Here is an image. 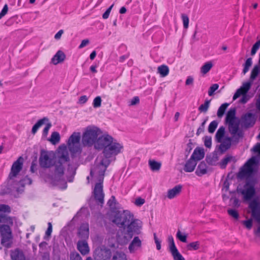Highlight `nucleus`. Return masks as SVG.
<instances>
[{
  "label": "nucleus",
  "mask_w": 260,
  "mask_h": 260,
  "mask_svg": "<svg viewBox=\"0 0 260 260\" xmlns=\"http://www.w3.org/2000/svg\"><path fill=\"white\" fill-rule=\"evenodd\" d=\"M182 20L183 21V26L185 28H187L189 25V18L185 14H182L181 16Z\"/></svg>",
  "instance_id": "37998d69"
},
{
  "label": "nucleus",
  "mask_w": 260,
  "mask_h": 260,
  "mask_svg": "<svg viewBox=\"0 0 260 260\" xmlns=\"http://www.w3.org/2000/svg\"><path fill=\"white\" fill-rule=\"evenodd\" d=\"M44 124H46V125L43 129V135L44 136H46L48 133L49 129L50 128V127L51 126V124L50 122H49V120H48V122H47Z\"/></svg>",
  "instance_id": "a18cd8bd"
},
{
  "label": "nucleus",
  "mask_w": 260,
  "mask_h": 260,
  "mask_svg": "<svg viewBox=\"0 0 260 260\" xmlns=\"http://www.w3.org/2000/svg\"><path fill=\"white\" fill-rule=\"evenodd\" d=\"M145 203V200L141 198H138L136 199L135 204L137 206H141Z\"/></svg>",
  "instance_id": "603ef678"
},
{
  "label": "nucleus",
  "mask_w": 260,
  "mask_h": 260,
  "mask_svg": "<svg viewBox=\"0 0 260 260\" xmlns=\"http://www.w3.org/2000/svg\"><path fill=\"white\" fill-rule=\"evenodd\" d=\"M210 101H206L203 104H202L199 108V110L200 111L202 112H206L209 107Z\"/></svg>",
  "instance_id": "58836bf2"
},
{
  "label": "nucleus",
  "mask_w": 260,
  "mask_h": 260,
  "mask_svg": "<svg viewBox=\"0 0 260 260\" xmlns=\"http://www.w3.org/2000/svg\"><path fill=\"white\" fill-rule=\"evenodd\" d=\"M252 217L256 221L258 226L255 234L260 235V203L256 200L251 201L249 205Z\"/></svg>",
  "instance_id": "1a4fd4ad"
},
{
  "label": "nucleus",
  "mask_w": 260,
  "mask_h": 260,
  "mask_svg": "<svg viewBox=\"0 0 260 260\" xmlns=\"http://www.w3.org/2000/svg\"><path fill=\"white\" fill-rule=\"evenodd\" d=\"M173 258V260H185L178 249L170 252Z\"/></svg>",
  "instance_id": "c9c22d12"
},
{
  "label": "nucleus",
  "mask_w": 260,
  "mask_h": 260,
  "mask_svg": "<svg viewBox=\"0 0 260 260\" xmlns=\"http://www.w3.org/2000/svg\"><path fill=\"white\" fill-rule=\"evenodd\" d=\"M60 139V135L58 132H54L51 134L49 141L53 145L58 143Z\"/></svg>",
  "instance_id": "7c9ffc66"
},
{
  "label": "nucleus",
  "mask_w": 260,
  "mask_h": 260,
  "mask_svg": "<svg viewBox=\"0 0 260 260\" xmlns=\"http://www.w3.org/2000/svg\"><path fill=\"white\" fill-rule=\"evenodd\" d=\"M213 66L211 61L205 62L201 68L200 72L203 75H206L208 73Z\"/></svg>",
  "instance_id": "393cba45"
},
{
  "label": "nucleus",
  "mask_w": 260,
  "mask_h": 260,
  "mask_svg": "<svg viewBox=\"0 0 260 260\" xmlns=\"http://www.w3.org/2000/svg\"><path fill=\"white\" fill-rule=\"evenodd\" d=\"M243 223L248 229L250 230L251 229L252 226V219H250L247 220H244L243 221Z\"/></svg>",
  "instance_id": "8fccbe9b"
},
{
  "label": "nucleus",
  "mask_w": 260,
  "mask_h": 260,
  "mask_svg": "<svg viewBox=\"0 0 260 260\" xmlns=\"http://www.w3.org/2000/svg\"><path fill=\"white\" fill-rule=\"evenodd\" d=\"M168 242L169 243V249L170 252L178 249L175 244L174 238L172 236H168Z\"/></svg>",
  "instance_id": "473e14b6"
},
{
  "label": "nucleus",
  "mask_w": 260,
  "mask_h": 260,
  "mask_svg": "<svg viewBox=\"0 0 260 260\" xmlns=\"http://www.w3.org/2000/svg\"><path fill=\"white\" fill-rule=\"evenodd\" d=\"M229 106V104L224 103V104H222L219 107V108L218 109L217 113V115L218 117L220 118L223 115L225 110L226 109V108H228V107Z\"/></svg>",
  "instance_id": "72a5a7b5"
},
{
  "label": "nucleus",
  "mask_w": 260,
  "mask_h": 260,
  "mask_svg": "<svg viewBox=\"0 0 260 260\" xmlns=\"http://www.w3.org/2000/svg\"><path fill=\"white\" fill-rule=\"evenodd\" d=\"M257 164L256 158L252 157L242 167L238 173L237 177L240 179H250L253 175Z\"/></svg>",
  "instance_id": "39448f33"
},
{
  "label": "nucleus",
  "mask_w": 260,
  "mask_h": 260,
  "mask_svg": "<svg viewBox=\"0 0 260 260\" xmlns=\"http://www.w3.org/2000/svg\"><path fill=\"white\" fill-rule=\"evenodd\" d=\"M260 47V40L257 41L252 46L251 51V54L254 55Z\"/></svg>",
  "instance_id": "79ce46f5"
},
{
  "label": "nucleus",
  "mask_w": 260,
  "mask_h": 260,
  "mask_svg": "<svg viewBox=\"0 0 260 260\" xmlns=\"http://www.w3.org/2000/svg\"><path fill=\"white\" fill-rule=\"evenodd\" d=\"M251 86V82H246L242 84V85L237 90L234 94L233 100H236L237 99L242 96L240 100V103L245 104L247 103L250 99L249 96L247 94Z\"/></svg>",
  "instance_id": "6e6552de"
},
{
  "label": "nucleus",
  "mask_w": 260,
  "mask_h": 260,
  "mask_svg": "<svg viewBox=\"0 0 260 260\" xmlns=\"http://www.w3.org/2000/svg\"><path fill=\"white\" fill-rule=\"evenodd\" d=\"M154 240L156 244V249L158 250H160L161 249V241L157 237L155 233L154 234Z\"/></svg>",
  "instance_id": "09e8293b"
},
{
  "label": "nucleus",
  "mask_w": 260,
  "mask_h": 260,
  "mask_svg": "<svg viewBox=\"0 0 260 260\" xmlns=\"http://www.w3.org/2000/svg\"><path fill=\"white\" fill-rule=\"evenodd\" d=\"M23 164V158L20 156L15 161H14L12 166L11 172L9 175V181L10 183L13 182L15 178L17 177L19 172L22 168Z\"/></svg>",
  "instance_id": "9b49d317"
},
{
  "label": "nucleus",
  "mask_w": 260,
  "mask_h": 260,
  "mask_svg": "<svg viewBox=\"0 0 260 260\" xmlns=\"http://www.w3.org/2000/svg\"><path fill=\"white\" fill-rule=\"evenodd\" d=\"M80 133L74 132L68 140L67 146L73 155L76 153L80 152L81 151V146L80 143Z\"/></svg>",
  "instance_id": "423d86ee"
},
{
  "label": "nucleus",
  "mask_w": 260,
  "mask_h": 260,
  "mask_svg": "<svg viewBox=\"0 0 260 260\" xmlns=\"http://www.w3.org/2000/svg\"><path fill=\"white\" fill-rule=\"evenodd\" d=\"M148 165L150 169L152 171H158L161 167V163L159 161H155L153 159H149L148 161Z\"/></svg>",
  "instance_id": "cd10ccee"
},
{
  "label": "nucleus",
  "mask_w": 260,
  "mask_h": 260,
  "mask_svg": "<svg viewBox=\"0 0 260 260\" xmlns=\"http://www.w3.org/2000/svg\"><path fill=\"white\" fill-rule=\"evenodd\" d=\"M113 222L119 226H124L129 235H140L143 227L142 221L135 218L132 213L128 210L119 211L116 214Z\"/></svg>",
  "instance_id": "7ed1b4c3"
},
{
  "label": "nucleus",
  "mask_w": 260,
  "mask_h": 260,
  "mask_svg": "<svg viewBox=\"0 0 260 260\" xmlns=\"http://www.w3.org/2000/svg\"><path fill=\"white\" fill-rule=\"evenodd\" d=\"M245 200L251 199L255 194L254 183L248 181L245 185L244 188L240 191Z\"/></svg>",
  "instance_id": "f8f14e48"
},
{
  "label": "nucleus",
  "mask_w": 260,
  "mask_h": 260,
  "mask_svg": "<svg viewBox=\"0 0 260 260\" xmlns=\"http://www.w3.org/2000/svg\"><path fill=\"white\" fill-rule=\"evenodd\" d=\"M242 119L244 124L247 126L252 125L255 122L254 116L250 113L245 114Z\"/></svg>",
  "instance_id": "412c9836"
},
{
  "label": "nucleus",
  "mask_w": 260,
  "mask_h": 260,
  "mask_svg": "<svg viewBox=\"0 0 260 260\" xmlns=\"http://www.w3.org/2000/svg\"><path fill=\"white\" fill-rule=\"evenodd\" d=\"M66 58L64 53L60 50L58 51L51 59L53 64L56 65L62 62Z\"/></svg>",
  "instance_id": "6ab92c4d"
},
{
  "label": "nucleus",
  "mask_w": 260,
  "mask_h": 260,
  "mask_svg": "<svg viewBox=\"0 0 260 260\" xmlns=\"http://www.w3.org/2000/svg\"><path fill=\"white\" fill-rule=\"evenodd\" d=\"M89 40L87 39H85L82 41L80 45L79 46V48L80 49L83 48L86 45H87L89 44Z\"/></svg>",
  "instance_id": "13d9d810"
},
{
  "label": "nucleus",
  "mask_w": 260,
  "mask_h": 260,
  "mask_svg": "<svg viewBox=\"0 0 260 260\" xmlns=\"http://www.w3.org/2000/svg\"><path fill=\"white\" fill-rule=\"evenodd\" d=\"M256 106L257 109L260 111V94L259 95V98L256 101Z\"/></svg>",
  "instance_id": "774afa93"
},
{
  "label": "nucleus",
  "mask_w": 260,
  "mask_h": 260,
  "mask_svg": "<svg viewBox=\"0 0 260 260\" xmlns=\"http://www.w3.org/2000/svg\"><path fill=\"white\" fill-rule=\"evenodd\" d=\"M252 59L251 58H248L246 59L244 66L250 68V66L252 65Z\"/></svg>",
  "instance_id": "e2e57ef3"
},
{
  "label": "nucleus",
  "mask_w": 260,
  "mask_h": 260,
  "mask_svg": "<svg viewBox=\"0 0 260 260\" xmlns=\"http://www.w3.org/2000/svg\"><path fill=\"white\" fill-rule=\"evenodd\" d=\"M8 7L7 5H5L0 13V19L3 17L8 12Z\"/></svg>",
  "instance_id": "5fc2aeb1"
},
{
  "label": "nucleus",
  "mask_w": 260,
  "mask_h": 260,
  "mask_svg": "<svg viewBox=\"0 0 260 260\" xmlns=\"http://www.w3.org/2000/svg\"><path fill=\"white\" fill-rule=\"evenodd\" d=\"M10 256L12 260H25V256L23 251L18 248L12 250Z\"/></svg>",
  "instance_id": "a211bd4d"
},
{
  "label": "nucleus",
  "mask_w": 260,
  "mask_h": 260,
  "mask_svg": "<svg viewBox=\"0 0 260 260\" xmlns=\"http://www.w3.org/2000/svg\"><path fill=\"white\" fill-rule=\"evenodd\" d=\"M187 235L182 232L180 230H178L176 233V238L181 242L185 243L187 242Z\"/></svg>",
  "instance_id": "f704fd0d"
},
{
  "label": "nucleus",
  "mask_w": 260,
  "mask_h": 260,
  "mask_svg": "<svg viewBox=\"0 0 260 260\" xmlns=\"http://www.w3.org/2000/svg\"><path fill=\"white\" fill-rule=\"evenodd\" d=\"M88 100V98L86 95H82L80 97L79 99V104H84Z\"/></svg>",
  "instance_id": "4d7b16f0"
},
{
  "label": "nucleus",
  "mask_w": 260,
  "mask_h": 260,
  "mask_svg": "<svg viewBox=\"0 0 260 260\" xmlns=\"http://www.w3.org/2000/svg\"><path fill=\"white\" fill-rule=\"evenodd\" d=\"M224 137V128L220 127L216 132V139L218 142H222V140L225 138Z\"/></svg>",
  "instance_id": "2f4dec72"
},
{
  "label": "nucleus",
  "mask_w": 260,
  "mask_h": 260,
  "mask_svg": "<svg viewBox=\"0 0 260 260\" xmlns=\"http://www.w3.org/2000/svg\"><path fill=\"white\" fill-rule=\"evenodd\" d=\"M81 142L84 146H93L96 150H103V154L98 155L91 168L90 176L87 177L88 181L90 177L99 181L94 186L93 193L95 199L102 204L104 202L102 183L105 172L111 162L115 160V156L123 151V145L108 133H103L99 127L93 125L84 128Z\"/></svg>",
  "instance_id": "f257e3e1"
},
{
  "label": "nucleus",
  "mask_w": 260,
  "mask_h": 260,
  "mask_svg": "<svg viewBox=\"0 0 260 260\" xmlns=\"http://www.w3.org/2000/svg\"><path fill=\"white\" fill-rule=\"evenodd\" d=\"M23 181L25 182V183H24L25 184H30L31 183V180L29 178H27V177L25 178L23 181H20L19 182L20 184L21 185L23 184Z\"/></svg>",
  "instance_id": "338daca9"
},
{
  "label": "nucleus",
  "mask_w": 260,
  "mask_h": 260,
  "mask_svg": "<svg viewBox=\"0 0 260 260\" xmlns=\"http://www.w3.org/2000/svg\"><path fill=\"white\" fill-rule=\"evenodd\" d=\"M116 203V200L114 196H112L108 202V205L111 207L113 208L115 206Z\"/></svg>",
  "instance_id": "864d4df0"
},
{
  "label": "nucleus",
  "mask_w": 260,
  "mask_h": 260,
  "mask_svg": "<svg viewBox=\"0 0 260 260\" xmlns=\"http://www.w3.org/2000/svg\"><path fill=\"white\" fill-rule=\"evenodd\" d=\"M260 72V66L256 65L255 66L252 70L251 71L250 79L251 83H252V81L256 78V77L258 76V74Z\"/></svg>",
  "instance_id": "c756f323"
},
{
  "label": "nucleus",
  "mask_w": 260,
  "mask_h": 260,
  "mask_svg": "<svg viewBox=\"0 0 260 260\" xmlns=\"http://www.w3.org/2000/svg\"><path fill=\"white\" fill-rule=\"evenodd\" d=\"M139 102V99L138 96H135L133 98L131 101V105H134Z\"/></svg>",
  "instance_id": "052dcab7"
},
{
  "label": "nucleus",
  "mask_w": 260,
  "mask_h": 260,
  "mask_svg": "<svg viewBox=\"0 0 260 260\" xmlns=\"http://www.w3.org/2000/svg\"><path fill=\"white\" fill-rule=\"evenodd\" d=\"M48 229L46 232V235L48 236H50L52 231V226L50 222L48 223Z\"/></svg>",
  "instance_id": "6e6d98bb"
},
{
  "label": "nucleus",
  "mask_w": 260,
  "mask_h": 260,
  "mask_svg": "<svg viewBox=\"0 0 260 260\" xmlns=\"http://www.w3.org/2000/svg\"><path fill=\"white\" fill-rule=\"evenodd\" d=\"M230 160L229 157H225L221 162V167L224 168Z\"/></svg>",
  "instance_id": "bf43d9fd"
},
{
  "label": "nucleus",
  "mask_w": 260,
  "mask_h": 260,
  "mask_svg": "<svg viewBox=\"0 0 260 260\" xmlns=\"http://www.w3.org/2000/svg\"><path fill=\"white\" fill-rule=\"evenodd\" d=\"M102 100L100 96H96L93 101V106L94 108H99L101 106Z\"/></svg>",
  "instance_id": "c03bdc74"
},
{
  "label": "nucleus",
  "mask_w": 260,
  "mask_h": 260,
  "mask_svg": "<svg viewBox=\"0 0 260 260\" xmlns=\"http://www.w3.org/2000/svg\"><path fill=\"white\" fill-rule=\"evenodd\" d=\"M218 125V122L216 120L212 121L208 127V131L210 133H213L215 131Z\"/></svg>",
  "instance_id": "e433bc0d"
},
{
  "label": "nucleus",
  "mask_w": 260,
  "mask_h": 260,
  "mask_svg": "<svg viewBox=\"0 0 260 260\" xmlns=\"http://www.w3.org/2000/svg\"><path fill=\"white\" fill-rule=\"evenodd\" d=\"M114 6V4H112L106 11V12L103 14V18L105 19H107L110 15V13L111 11V10Z\"/></svg>",
  "instance_id": "3c124183"
},
{
  "label": "nucleus",
  "mask_w": 260,
  "mask_h": 260,
  "mask_svg": "<svg viewBox=\"0 0 260 260\" xmlns=\"http://www.w3.org/2000/svg\"><path fill=\"white\" fill-rule=\"evenodd\" d=\"M204 155L205 153L204 149L201 148H197L194 150L190 158L197 161L203 159L204 157Z\"/></svg>",
  "instance_id": "aec40b11"
},
{
  "label": "nucleus",
  "mask_w": 260,
  "mask_h": 260,
  "mask_svg": "<svg viewBox=\"0 0 260 260\" xmlns=\"http://www.w3.org/2000/svg\"><path fill=\"white\" fill-rule=\"evenodd\" d=\"M231 142L232 140L230 138L227 137L224 138L222 142H219L221 143L219 146L220 150L223 152L228 149L231 145Z\"/></svg>",
  "instance_id": "b1692460"
},
{
  "label": "nucleus",
  "mask_w": 260,
  "mask_h": 260,
  "mask_svg": "<svg viewBox=\"0 0 260 260\" xmlns=\"http://www.w3.org/2000/svg\"><path fill=\"white\" fill-rule=\"evenodd\" d=\"M111 254L110 249L98 248L94 252L95 258L97 260H107L110 257Z\"/></svg>",
  "instance_id": "ddd939ff"
},
{
  "label": "nucleus",
  "mask_w": 260,
  "mask_h": 260,
  "mask_svg": "<svg viewBox=\"0 0 260 260\" xmlns=\"http://www.w3.org/2000/svg\"><path fill=\"white\" fill-rule=\"evenodd\" d=\"M141 246V240L138 237L136 236L134 237V238L128 246V249L131 253H134L135 251L138 250L139 249H140Z\"/></svg>",
  "instance_id": "dca6fc26"
},
{
  "label": "nucleus",
  "mask_w": 260,
  "mask_h": 260,
  "mask_svg": "<svg viewBox=\"0 0 260 260\" xmlns=\"http://www.w3.org/2000/svg\"><path fill=\"white\" fill-rule=\"evenodd\" d=\"M219 85L217 84H214L211 86L208 90V95L209 96H212L214 92L218 89Z\"/></svg>",
  "instance_id": "a19ab883"
},
{
  "label": "nucleus",
  "mask_w": 260,
  "mask_h": 260,
  "mask_svg": "<svg viewBox=\"0 0 260 260\" xmlns=\"http://www.w3.org/2000/svg\"><path fill=\"white\" fill-rule=\"evenodd\" d=\"M182 188V185L179 184L175 186L172 188L169 189L167 192V198L172 200L177 197L181 193Z\"/></svg>",
  "instance_id": "4468645a"
},
{
  "label": "nucleus",
  "mask_w": 260,
  "mask_h": 260,
  "mask_svg": "<svg viewBox=\"0 0 260 260\" xmlns=\"http://www.w3.org/2000/svg\"><path fill=\"white\" fill-rule=\"evenodd\" d=\"M229 182L228 180H225L223 184L222 188V198L224 201H225L229 198L233 200L234 196L235 193L234 191H231L229 190Z\"/></svg>",
  "instance_id": "2eb2a0df"
},
{
  "label": "nucleus",
  "mask_w": 260,
  "mask_h": 260,
  "mask_svg": "<svg viewBox=\"0 0 260 260\" xmlns=\"http://www.w3.org/2000/svg\"><path fill=\"white\" fill-rule=\"evenodd\" d=\"M196 165L197 161L191 158H190V159L186 161L184 166V170L186 172H192L194 171Z\"/></svg>",
  "instance_id": "5701e85b"
},
{
  "label": "nucleus",
  "mask_w": 260,
  "mask_h": 260,
  "mask_svg": "<svg viewBox=\"0 0 260 260\" xmlns=\"http://www.w3.org/2000/svg\"><path fill=\"white\" fill-rule=\"evenodd\" d=\"M229 214L235 219H238L239 217V214L238 212L234 209H229L228 211Z\"/></svg>",
  "instance_id": "de8ad7c7"
},
{
  "label": "nucleus",
  "mask_w": 260,
  "mask_h": 260,
  "mask_svg": "<svg viewBox=\"0 0 260 260\" xmlns=\"http://www.w3.org/2000/svg\"><path fill=\"white\" fill-rule=\"evenodd\" d=\"M63 33V30H59L55 35V36H54V38L56 40H59L61 37V35H62V34Z\"/></svg>",
  "instance_id": "680f3d73"
},
{
  "label": "nucleus",
  "mask_w": 260,
  "mask_h": 260,
  "mask_svg": "<svg viewBox=\"0 0 260 260\" xmlns=\"http://www.w3.org/2000/svg\"><path fill=\"white\" fill-rule=\"evenodd\" d=\"M207 165L205 162H201L198 166L196 173L198 176H202L207 173Z\"/></svg>",
  "instance_id": "bb28decb"
},
{
  "label": "nucleus",
  "mask_w": 260,
  "mask_h": 260,
  "mask_svg": "<svg viewBox=\"0 0 260 260\" xmlns=\"http://www.w3.org/2000/svg\"><path fill=\"white\" fill-rule=\"evenodd\" d=\"M12 225L9 223L0 224L1 244L7 248L10 247L11 245L12 236L10 226Z\"/></svg>",
  "instance_id": "0eeeda50"
},
{
  "label": "nucleus",
  "mask_w": 260,
  "mask_h": 260,
  "mask_svg": "<svg viewBox=\"0 0 260 260\" xmlns=\"http://www.w3.org/2000/svg\"><path fill=\"white\" fill-rule=\"evenodd\" d=\"M193 78L191 77H187V78L185 81V84L187 85H189L192 84L193 83Z\"/></svg>",
  "instance_id": "0e129e2a"
},
{
  "label": "nucleus",
  "mask_w": 260,
  "mask_h": 260,
  "mask_svg": "<svg viewBox=\"0 0 260 260\" xmlns=\"http://www.w3.org/2000/svg\"><path fill=\"white\" fill-rule=\"evenodd\" d=\"M78 236L83 239H87L89 237V224L87 222L82 223L78 230Z\"/></svg>",
  "instance_id": "f3484780"
},
{
  "label": "nucleus",
  "mask_w": 260,
  "mask_h": 260,
  "mask_svg": "<svg viewBox=\"0 0 260 260\" xmlns=\"http://www.w3.org/2000/svg\"><path fill=\"white\" fill-rule=\"evenodd\" d=\"M11 211V209L9 206L0 204V223L13 224L16 218L8 215Z\"/></svg>",
  "instance_id": "9d476101"
},
{
  "label": "nucleus",
  "mask_w": 260,
  "mask_h": 260,
  "mask_svg": "<svg viewBox=\"0 0 260 260\" xmlns=\"http://www.w3.org/2000/svg\"><path fill=\"white\" fill-rule=\"evenodd\" d=\"M204 144L207 148H210L212 145V139L210 137H205L204 138Z\"/></svg>",
  "instance_id": "49530a36"
},
{
  "label": "nucleus",
  "mask_w": 260,
  "mask_h": 260,
  "mask_svg": "<svg viewBox=\"0 0 260 260\" xmlns=\"http://www.w3.org/2000/svg\"><path fill=\"white\" fill-rule=\"evenodd\" d=\"M113 260H126V255L122 252H117L113 257Z\"/></svg>",
  "instance_id": "ea45409f"
},
{
  "label": "nucleus",
  "mask_w": 260,
  "mask_h": 260,
  "mask_svg": "<svg viewBox=\"0 0 260 260\" xmlns=\"http://www.w3.org/2000/svg\"><path fill=\"white\" fill-rule=\"evenodd\" d=\"M157 72L161 77H165L169 74V69L166 65H161L157 68Z\"/></svg>",
  "instance_id": "c85d7f7f"
},
{
  "label": "nucleus",
  "mask_w": 260,
  "mask_h": 260,
  "mask_svg": "<svg viewBox=\"0 0 260 260\" xmlns=\"http://www.w3.org/2000/svg\"><path fill=\"white\" fill-rule=\"evenodd\" d=\"M69 156L67 147L64 144L60 145L55 152L42 151L39 158L41 167H52L48 174L42 176L44 181L53 185L58 186L62 189L67 188V181L75 174L76 168L69 164Z\"/></svg>",
  "instance_id": "f03ea898"
},
{
  "label": "nucleus",
  "mask_w": 260,
  "mask_h": 260,
  "mask_svg": "<svg viewBox=\"0 0 260 260\" xmlns=\"http://www.w3.org/2000/svg\"><path fill=\"white\" fill-rule=\"evenodd\" d=\"M200 244L198 242H191L187 246V249L189 250H197L199 249Z\"/></svg>",
  "instance_id": "4c0bfd02"
},
{
  "label": "nucleus",
  "mask_w": 260,
  "mask_h": 260,
  "mask_svg": "<svg viewBox=\"0 0 260 260\" xmlns=\"http://www.w3.org/2000/svg\"><path fill=\"white\" fill-rule=\"evenodd\" d=\"M48 119L46 117L40 119L38 122L33 126L31 130V132L33 134L36 133L38 129L42 126L43 124L48 122Z\"/></svg>",
  "instance_id": "a878e982"
},
{
  "label": "nucleus",
  "mask_w": 260,
  "mask_h": 260,
  "mask_svg": "<svg viewBox=\"0 0 260 260\" xmlns=\"http://www.w3.org/2000/svg\"><path fill=\"white\" fill-rule=\"evenodd\" d=\"M37 170V164L35 162H32L31 163V167H30V171L32 173H35Z\"/></svg>",
  "instance_id": "69168bd1"
},
{
  "label": "nucleus",
  "mask_w": 260,
  "mask_h": 260,
  "mask_svg": "<svg viewBox=\"0 0 260 260\" xmlns=\"http://www.w3.org/2000/svg\"><path fill=\"white\" fill-rule=\"evenodd\" d=\"M77 248L79 251L83 255L87 254L89 251V247L85 241H79L77 244Z\"/></svg>",
  "instance_id": "4be33fe9"
},
{
  "label": "nucleus",
  "mask_w": 260,
  "mask_h": 260,
  "mask_svg": "<svg viewBox=\"0 0 260 260\" xmlns=\"http://www.w3.org/2000/svg\"><path fill=\"white\" fill-rule=\"evenodd\" d=\"M225 122L230 133L234 136L241 137V133L239 131V121L236 117L235 108H231L228 111L226 115Z\"/></svg>",
  "instance_id": "20e7f679"
}]
</instances>
